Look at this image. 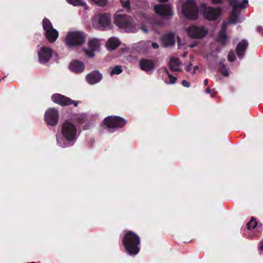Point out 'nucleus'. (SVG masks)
<instances>
[{
	"mask_svg": "<svg viewBox=\"0 0 263 263\" xmlns=\"http://www.w3.org/2000/svg\"><path fill=\"white\" fill-rule=\"evenodd\" d=\"M115 22L116 25L125 31L134 32L137 30L136 26L133 24V18L123 14H117L116 16Z\"/></svg>",
	"mask_w": 263,
	"mask_h": 263,
	"instance_id": "5",
	"label": "nucleus"
},
{
	"mask_svg": "<svg viewBox=\"0 0 263 263\" xmlns=\"http://www.w3.org/2000/svg\"><path fill=\"white\" fill-rule=\"evenodd\" d=\"M191 66H192V65L191 64H190L189 65H188L186 68V70L187 71H190L191 70Z\"/></svg>",
	"mask_w": 263,
	"mask_h": 263,
	"instance_id": "36",
	"label": "nucleus"
},
{
	"mask_svg": "<svg viewBox=\"0 0 263 263\" xmlns=\"http://www.w3.org/2000/svg\"><path fill=\"white\" fill-rule=\"evenodd\" d=\"M42 24L46 38L50 42H54L59 36L58 31L53 28L51 23L48 19H44Z\"/></svg>",
	"mask_w": 263,
	"mask_h": 263,
	"instance_id": "11",
	"label": "nucleus"
},
{
	"mask_svg": "<svg viewBox=\"0 0 263 263\" xmlns=\"http://www.w3.org/2000/svg\"><path fill=\"white\" fill-rule=\"evenodd\" d=\"M84 64L79 61H73L69 65L70 69L76 73L82 72L84 70Z\"/></svg>",
	"mask_w": 263,
	"mask_h": 263,
	"instance_id": "19",
	"label": "nucleus"
},
{
	"mask_svg": "<svg viewBox=\"0 0 263 263\" xmlns=\"http://www.w3.org/2000/svg\"><path fill=\"white\" fill-rule=\"evenodd\" d=\"M123 243L126 252L129 255H135L139 252L140 238L136 233L132 231L127 232L123 238Z\"/></svg>",
	"mask_w": 263,
	"mask_h": 263,
	"instance_id": "3",
	"label": "nucleus"
},
{
	"mask_svg": "<svg viewBox=\"0 0 263 263\" xmlns=\"http://www.w3.org/2000/svg\"><path fill=\"white\" fill-rule=\"evenodd\" d=\"M257 222L255 219L252 218L250 222L247 224L248 229H253L257 226Z\"/></svg>",
	"mask_w": 263,
	"mask_h": 263,
	"instance_id": "28",
	"label": "nucleus"
},
{
	"mask_svg": "<svg viewBox=\"0 0 263 263\" xmlns=\"http://www.w3.org/2000/svg\"><path fill=\"white\" fill-rule=\"evenodd\" d=\"M67 2L74 6H83L85 4V2L84 0H66Z\"/></svg>",
	"mask_w": 263,
	"mask_h": 263,
	"instance_id": "25",
	"label": "nucleus"
},
{
	"mask_svg": "<svg viewBox=\"0 0 263 263\" xmlns=\"http://www.w3.org/2000/svg\"><path fill=\"white\" fill-rule=\"evenodd\" d=\"M103 123L110 129H114L123 127L126 121L119 116H108L104 119Z\"/></svg>",
	"mask_w": 263,
	"mask_h": 263,
	"instance_id": "9",
	"label": "nucleus"
},
{
	"mask_svg": "<svg viewBox=\"0 0 263 263\" xmlns=\"http://www.w3.org/2000/svg\"><path fill=\"white\" fill-rule=\"evenodd\" d=\"M170 68L175 71H179L181 70L182 63L180 62L177 58H173L170 62Z\"/></svg>",
	"mask_w": 263,
	"mask_h": 263,
	"instance_id": "23",
	"label": "nucleus"
},
{
	"mask_svg": "<svg viewBox=\"0 0 263 263\" xmlns=\"http://www.w3.org/2000/svg\"><path fill=\"white\" fill-rule=\"evenodd\" d=\"M86 35L83 31L73 30L69 31L64 39L67 46L73 47L81 46L85 42Z\"/></svg>",
	"mask_w": 263,
	"mask_h": 263,
	"instance_id": "4",
	"label": "nucleus"
},
{
	"mask_svg": "<svg viewBox=\"0 0 263 263\" xmlns=\"http://www.w3.org/2000/svg\"><path fill=\"white\" fill-rule=\"evenodd\" d=\"M141 29L144 32H145V33L148 32V30L146 29V28L145 26H142Z\"/></svg>",
	"mask_w": 263,
	"mask_h": 263,
	"instance_id": "34",
	"label": "nucleus"
},
{
	"mask_svg": "<svg viewBox=\"0 0 263 263\" xmlns=\"http://www.w3.org/2000/svg\"><path fill=\"white\" fill-rule=\"evenodd\" d=\"M139 66L141 70L149 73L152 72L154 68L153 62L149 60L141 59L139 61Z\"/></svg>",
	"mask_w": 263,
	"mask_h": 263,
	"instance_id": "18",
	"label": "nucleus"
},
{
	"mask_svg": "<svg viewBox=\"0 0 263 263\" xmlns=\"http://www.w3.org/2000/svg\"><path fill=\"white\" fill-rule=\"evenodd\" d=\"M259 249L260 250H263V240L259 244Z\"/></svg>",
	"mask_w": 263,
	"mask_h": 263,
	"instance_id": "35",
	"label": "nucleus"
},
{
	"mask_svg": "<svg viewBox=\"0 0 263 263\" xmlns=\"http://www.w3.org/2000/svg\"><path fill=\"white\" fill-rule=\"evenodd\" d=\"M101 40L91 38L89 39L87 43V48H84L83 50L86 55L89 58H92L95 55V52L98 51L101 45Z\"/></svg>",
	"mask_w": 263,
	"mask_h": 263,
	"instance_id": "12",
	"label": "nucleus"
},
{
	"mask_svg": "<svg viewBox=\"0 0 263 263\" xmlns=\"http://www.w3.org/2000/svg\"><path fill=\"white\" fill-rule=\"evenodd\" d=\"M77 127L72 122L66 121L61 126V133L57 135L58 145L62 147L72 145L79 136Z\"/></svg>",
	"mask_w": 263,
	"mask_h": 263,
	"instance_id": "1",
	"label": "nucleus"
},
{
	"mask_svg": "<svg viewBox=\"0 0 263 263\" xmlns=\"http://www.w3.org/2000/svg\"><path fill=\"white\" fill-rule=\"evenodd\" d=\"M160 4L154 6V11L157 14L165 18H170L173 15L171 6L167 3L168 0H158Z\"/></svg>",
	"mask_w": 263,
	"mask_h": 263,
	"instance_id": "8",
	"label": "nucleus"
},
{
	"mask_svg": "<svg viewBox=\"0 0 263 263\" xmlns=\"http://www.w3.org/2000/svg\"><path fill=\"white\" fill-rule=\"evenodd\" d=\"M95 4L104 7L108 3V0H91Z\"/></svg>",
	"mask_w": 263,
	"mask_h": 263,
	"instance_id": "27",
	"label": "nucleus"
},
{
	"mask_svg": "<svg viewBox=\"0 0 263 263\" xmlns=\"http://www.w3.org/2000/svg\"><path fill=\"white\" fill-rule=\"evenodd\" d=\"M182 85L184 87H190V84L189 83L185 81V80H183L182 81Z\"/></svg>",
	"mask_w": 263,
	"mask_h": 263,
	"instance_id": "33",
	"label": "nucleus"
},
{
	"mask_svg": "<svg viewBox=\"0 0 263 263\" xmlns=\"http://www.w3.org/2000/svg\"><path fill=\"white\" fill-rule=\"evenodd\" d=\"M120 45L119 40L114 37L109 38L106 43V46L108 50H112L118 47Z\"/></svg>",
	"mask_w": 263,
	"mask_h": 263,
	"instance_id": "20",
	"label": "nucleus"
},
{
	"mask_svg": "<svg viewBox=\"0 0 263 263\" xmlns=\"http://www.w3.org/2000/svg\"><path fill=\"white\" fill-rule=\"evenodd\" d=\"M53 102L60 105H68L74 104L75 106H77L78 103L60 94H54L51 97Z\"/></svg>",
	"mask_w": 263,
	"mask_h": 263,
	"instance_id": "15",
	"label": "nucleus"
},
{
	"mask_svg": "<svg viewBox=\"0 0 263 263\" xmlns=\"http://www.w3.org/2000/svg\"><path fill=\"white\" fill-rule=\"evenodd\" d=\"M163 43L165 46H171L174 44L175 40L172 36H166L164 38Z\"/></svg>",
	"mask_w": 263,
	"mask_h": 263,
	"instance_id": "24",
	"label": "nucleus"
},
{
	"mask_svg": "<svg viewBox=\"0 0 263 263\" xmlns=\"http://www.w3.org/2000/svg\"><path fill=\"white\" fill-rule=\"evenodd\" d=\"M151 45L152 46V47L154 49H157L159 47L157 43H151L149 41L140 42L138 43V48H139V50H142V51H146L149 48Z\"/></svg>",
	"mask_w": 263,
	"mask_h": 263,
	"instance_id": "22",
	"label": "nucleus"
},
{
	"mask_svg": "<svg viewBox=\"0 0 263 263\" xmlns=\"http://www.w3.org/2000/svg\"><path fill=\"white\" fill-rule=\"evenodd\" d=\"M85 79L88 84L94 85L101 81L102 79V75L99 71L93 70L87 74Z\"/></svg>",
	"mask_w": 263,
	"mask_h": 263,
	"instance_id": "17",
	"label": "nucleus"
},
{
	"mask_svg": "<svg viewBox=\"0 0 263 263\" xmlns=\"http://www.w3.org/2000/svg\"><path fill=\"white\" fill-rule=\"evenodd\" d=\"M195 46V44H191L189 47H191V48H193Z\"/></svg>",
	"mask_w": 263,
	"mask_h": 263,
	"instance_id": "39",
	"label": "nucleus"
},
{
	"mask_svg": "<svg viewBox=\"0 0 263 263\" xmlns=\"http://www.w3.org/2000/svg\"><path fill=\"white\" fill-rule=\"evenodd\" d=\"M203 6L204 8H202V11L205 18L210 21H214L220 16L221 14L220 9L206 7L204 5H203Z\"/></svg>",
	"mask_w": 263,
	"mask_h": 263,
	"instance_id": "14",
	"label": "nucleus"
},
{
	"mask_svg": "<svg viewBox=\"0 0 263 263\" xmlns=\"http://www.w3.org/2000/svg\"><path fill=\"white\" fill-rule=\"evenodd\" d=\"M211 91V89L210 88H208L206 90H205V92L206 93H209Z\"/></svg>",
	"mask_w": 263,
	"mask_h": 263,
	"instance_id": "37",
	"label": "nucleus"
},
{
	"mask_svg": "<svg viewBox=\"0 0 263 263\" xmlns=\"http://www.w3.org/2000/svg\"><path fill=\"white\" fill-rule=\"evenodd\" d=\"M122 71V69L120 66H116L115 67L111 68L110 75L119 74Z\"/></svg>",
	"mask_w": 263,
	"mask_h": 263,
	"instance_id": "26",
	"label": "nucleus"
},
{
	"mask_svg": "<svg viewBox=\"0 0 263 263\" xmlns=\"http://www.w3.org/2000/svg\"><path fill=\"white\" fill-rule=\"evenodd\" d=\"M208 80H205L204 81V85H206L208 84Z\"/></svg>",
	"mask_w": 263,
	"mask_h": 263,
	"instance_id": "38",
	"label": "nucleus"
},
{
	"mask_svg": "<svg viewBox=\"0 0 263 263\" xmlns=\"http://www.w3.org/2000/svg\"><path fill=\"white\" fill-rule=\"evenodd\" d=\"M221 73L224 76H228L229 75V71L226 68V67L224 66V65H222L221 68Z\"/></svg>",
	"mask_w": 263,
	"mask_h": 263,
	"instance_id": "29",
	"label": "nucleus"
},
{
	"mask_svg": "<svg viewBox=\"0 0 263 263\" xmlns=\"http://www.w3.org/2000/svg\"><path fill=\"white\" fill-rule=\"evenodd\" d=\"M53 50L49 47H43L38 52L39 61L41 63L47 62L51 58Z\"/></svg>",
	"mask_w": 263,
	"mask_h": 263,
	"instance_id": "16",
	"label": "nucleus"
},
{
	"mask_svg": "<svg viewBox=\"0 0 263 263\" xmlns=\"http://www.w3.org/2000/svg\"><path fill=\"white\" fill-rule=\"evenodd\" d=\"M230 4L233 7V10L231 14L230 20L223 23L221 30L219 32V40L223 45H225L228 42V37L226 35V28L227 26L231 24H236L238 22L237 15L235 12L236 9L237 8H246L248 5V1L231 0Z\"/></svg>",
	"mask_w": 263,
	"mask_h": 263,
	"instance_id": "2",
	"label": "nucleus"
},
{
	"mask_svg": "<svg viewBox=\"0 0 263 263\" xmlns=\"http://www.w3.org/2000/svg\"><path fill=\"white\" fill-rule=\"evenodd\" d=\"M44 116L48 125L55 126L57 124L59 118V114L57 110L52 108H49L46 111Z\"/></svg>",
	"mask_w": 263,
	"mask_h": 263,
	"instance_id": "13",
	"label": "nucleus"
},
{
	"mask_svg": "<svg viewBox=\"0 0 263 263\" xmlns=\"http://www.w3.org/2000/svg\"><path fill=\"white\" fill-rule=\"evenodd\" d=\"M179 11L180 15L187 19L195 20L198 16L194 0H187L182 5L180 9L179 8Z\"/></svg>",
	"mask_w": 263,
	"mask_h": 263,
	"instance_id": "6",
	"label": "nucleus"
},
{
	"mask_svg": "<svg viewBox=\"0 0 263 263\" xmlns=\"http://www.w3.org/2000/svg\"><path fill=\"white\" fill-rule=\"evenodd\" d=\"M185 56H186V54H183V57H185Z\"/></svg>",
	"mask_w": 263,
	"mask_h": 263,
	"instance_id": "40",
	"label": "nucleus"
},
{
	"mask_svg": "<svg viewBox=\"0 0 263 263\" xmlns=\"http://www.w3.org/2000/svg\"><path fill=\"white\" fill-rule=\"evenodd\" d=\"M166 72H167L168 76L170 78V82L169 83L171 84H174L176 82V78L170 74L167 71H166Z\"/></svg>",
	"mask_w": 263,
	"mask_h": 263,
	"instance_id": "31",
	"label": "nucleus"
},
{
	"mask_svg": "<svg viewBox=\"0 0 263 263\" xmlns=\"http://www.w3.org/2000/svg\"><path fill=\"white\" fill-rule=\"evenodd\" d=\"M189 36L195 39H200L204 37L208 33L206 28L201 26H191L186 29Z\"/></svg>",
	"mask_w": 263,
	"mask_h": 263,
	"instance_id": "10",
	"label": "nucleus"
},
{
	"mask_svg": "<svg viewBox=\"0 0 263 263\" xmlns=\"http://www.w3.org/2000/svg\"><path fill=\"white\" fill-rule=\"evenodd\" d=\"M92 26L98 29L109 28L110 24V16L108 14H97L92 20Z\"/></svg>",
	"mask_w": 263,
	"mask_h": 263,
	"instance_id": "7",
	"label": "nucleus"
},
{
	"mask_svg": "<svg viewBox=\"0 0 263 263\" xmlns=\"http://www.w3.org/2000/svg\"><path fill=\"white\" fill-rule=\"evenodd\" d=\"M248 45V44L246 40H243L238 44L236 47V52L239 57L242 58L243 57Z\"/></svg>",
	"mask_w": 263,
	"mask_h": 263,
	"instance_id": "21",
	"label": "nucleus"
},
{
	"mask_svg": "<svg viewBox=\"0 0 263 263\" xmlns=\"http://www.w3.org/2000/svg\"><path fill=\"white\" fill-rule=\"evenodd\" d=\"M235 59V56L233 52H231L228 55V60L230 62H233Z\"/></svg>",
	"mask_w": 263,
	"mask_h": 263,
	"instance_id": "32",
	"label": "nucleus"
},
{
	"mask_svg": "<svg viewBox=\"0 0 263 263\" xmlns=\"http://www.w3.org/2000/svg\"><path fill=\"white\" fill-rule=\"evenodd\" d=\"M121 3L123 7L129 8V2L128 0H121Z\"/></svg>",
	"mask_w": 263,
	"mask_h": 263,
	"instance_id": "30",
	"label": "nucleus"
}]
</instances>
